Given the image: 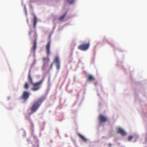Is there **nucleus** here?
<instances>
[{
  "label": "nucleus",
  "instance_id": "dca6fc26",
  "mask_svg": "<svg viewBox=\"0 0 147 147\" xmlns=\"http://www.w3.org/2000/svg\"><path fill=\"white\" fill-rule=\"evenodd\" d=\"M24 87L25 89H27L28 88L29 84L28 82H26L25 83L24 85Z\"/></svg>",
  "mask_w": 147,
  "mask_h": 147
},
{
  "label": "nucleus",
  "instance_id": "4468645a",
  "mask_svg": "<svg viewBox=\"0 0 147 147\" xmlns=\"http://www.w3.org/2000/svg\"><path fill=\"white\" fill-rule=\"evenodd\" d=\"M94 79L93 77L91 75H89L88 76V80L89 81H93L94 80Z\"/></svg>",
  "mask_w": 147,
  "mask_h": 147
},
{
  "label": "nucleus",
  "instance_id": "f257e3e1",
  "mask_svg": "<svg viewBox=\"0 0 147 147\" xmlns=\"http://www.w3.org/2000/svg\"><path fill=\"white\" fill-rule=\"evenodd\" d=\"M30 72V71L28 76V80L30 83L33 86V87L32 88V90L33 91H35L39 90L41 88L40 85L42 84L43 80H42L39 82L34 83L31 76Z\"/></svg>",
  "mask_w": 147,
  "mask_h": 147
},
{
  "label": "nucleus",
  "instance_id": "aec40b11",
  "mask_svg": "<svg viewBox=\"0 0 147 147\" xmlns=\"http://www.w3.org/2000/svg\"><path fill=\"white\" fill-rule=\"evenodd\" d=\"M53 65V63H51V65H50V69H51L52 68Z\"/></svg>",
  "mask_w": 147,
  "mask_h": 147
},
{
  "label": "nucleus",
  "instance_id": "423d86ee",
  "mask_svg": "<svg viewBox=\"0 0 147 147\" xmlns=\"http://www.w3.org/2000/svg\"><path fill=\"white\" fill-rule=\"evenodd\" d=\"M54 63H55L57 69L59 70L60 68V61L58 57H55L53 61Z\"/></svg>",
  "mask_w": 147,
  "mask_h": 147
},
{
  "label": "nucleus",
  "instance_id": "f8f14e48",
  "mask_svg": "<svg viewBox=\"0 0 147 147\" xmlns=\"http://www.w3.org/2000/svg\"><path fill=\"white\" fill-rule=\"evenodd\" d=\"M79 137L84 141L86 142L87 140L82 135L80 134H78Z\"/></svg>",
  "mask_w": 147,
  "mask_h": 147
},
{
  "label": "nucleus",
  "instance_id": "412c9836",
  "mask_svg": "<svg viewBox=\"0 0 147 147\" xmlns=\"http://www.w3.org/2000/svg\"><path fill=\"white\" fill-rule=\"evenodd\" d=\"M31 33H32V32L31 31H30L29 32V35L30 36L31 35Z\"/></svg>",
  "mask_w": 147,
  "mask_h": 147
},
{
  "label": "nucleus",
  "instance_id": "5701e85b",
  "mask_svg": "<svg viewBox=\"0 0 147 147\" xmlns=\"http://www.w3.org/2000/svg\"><path fill=\"white\" fill-rule=\"evenodd\" d=\"M27 22H28V20H27Z\"/></svg>",
  "mask_w": 147,
  "mask_h": 147
},
{
  "label": "nucleus",
  "instance_id": "1a4fd4ad",
  "mask_svg": "<svg viewBox=\"0 0 147 147\" xmlns=\"http://www.w3.org/2000/svg\"><path fill=\"white\" fill-rule=\"evenodd\" d=\"M51 42L49 41L46 46V49L47 53L48 55H49L50 54V45Z\"/></svg>",
  "mask_w": 147,
  "mask_h": 147
},
{
  "label": "nucleus",
  "instance_id": "9d476101",
  "mask_svg": "<svg viewBox=\"0 0 147 147\" xmlns=\"http://www.w3.org/2000/svg\"><path fill=\"white\" fill-rule=\"evenodd\" d=\"M34 19H33V28L35 29L36 25L37 23V19L36 15L34 14H33Z\"/></svg>",
  "mask_w": 147,
  "mask_h": 147
},
{
  "label": "nucleus",
  "instance_id": "2eb2a0df",
  "mask_svg": "<svg viewBox=\"0 0 147 147\" xmlns=\"http://www.w3.org/2000/svg\"><path fill=\"white\" fill-rule=\"evenodd\" d=\"M33 147H38V141H36L35 142L33 143Z\"/></svg>",
  "mask_w": 147,
  "mask_h": 147
},
{
  "label": "nucleus",
  "instance_id": "7ed1b4c3",
  "mask_svg": "<svg viewBox=\"0 0 147 147\" xmlns=\"http://www.w3.org/2000/svg\"><path fill=\"white\" fill-rule=\"evenodd\" d=\"M90 45L89 42L82 44L79 46L78 48L79 50L82 51H86L88 49L90 46Z\"/></svg>",
  "mask_w": 147,
  "mask_h": 147
},
{
  "label": "nucleus",
  "instance_id": "f03ea898",
  "mask_svg": "<svg viewBox=\"0 0 147 147\" xmlns=\"http://www.w3.org/2000/svg\"><path fill=\"white\" fill-rule=\"evenodd\" d=\"M44 100L43 98H40L33 103L30 108L32 113L35 112L38 109Z\"/></svg>",
  "mask_w": 147,
  "mask_h": 147
},
{
  "label": "nucleus",
  "instance_id": "20e7f679",
  "mask_svg": "<svg viewBox=\"0 0 147 147\" xmlns=\"http://www.w3.org/2000/svg\"><path fill=\"white\" fill-rule=\"evenodd\" d=\"M42 59L44 61V63L42 69H45L46 67L48 66V63L49 61V59L48 57L47 58L43 57Z\"/></svg>",
  "mask_w": 147,
  "mask_h": 147
},
{
  "label": "nucleus",
  "instance_id": "f3484780",
  "mask_svg": "<svg viewBox=\"0 0 147 147\" xmlns=\"http://www.w3.org/2000/svg\"><path fill=\"white\" fill-rule=\"evenodd\" d=\"M67 1L70 4H72L74 2V0H67Z\"/></svg>",
  "mask_w": 147,
  "mask_h": 147
},
{
  "label": "nucleus",
  "instance_id": "9b49d317",
  "mask_svg": "<svg viewBox=\"0 0 147 147\" xmlns=\"http://www.w3.org/2000/svg\"><path fill=\"white\" fill-rule=\"evenodd\" d=\"M67 15V13H64L63 15L61 16H60V17L59 18V20L60 21H62L64 20L66 16Z\"/></svg>",
  "mask_w": 147,
  "mask_h": 147
},
{
  "label": "nucleus",
  "instance_id": "39448f33",
  "mask_svg": "<svg viewBox=\"0 0 147 147\" xmlns=\"http://www.w3.org/2000/svg\"><path fill=\"white\" fill-rule=\"evenodd\" d=\"M98 118L100 123L105 122L108 120L107 117L104 116L102 115H100L99 116Z\"/></svg>",
  "mask_w": 147,
  "mask_h": 147
},
{
  "label": "nucleus",
  "instance_id": "b1692460",
  "mask_svg": "<svg viewBox=\"0 0 147 147\" xmlns=\"http://www.w3.org/2000/svg\"><path fill=\"white\" fill-rule=\"evenodd\" d=\"M35 35H36V33H35Z\"/></svg>",
  "mask_w": 147,
  "mask_h": 147
},
{
  "label": "nucleus",
  "instance_id": "ddd939ff",
  "mask_svg": "<svg viewBox=\"0 0 147 147\" xmlns=\"http://www.w3.org/2000/svg\"><path fill=\"white\" fill-rule=\"evenodd\" d=\"M36 47V40H35L33 42V50L34 52H35Z\"/></svg>",
  "mask_w": 147,
  "mask_h": 147
},
{
  "label": "nucleus",
  "instance_id": "4be33fe9",
  "mask_svg": "<svg viewBox=\"0 0 147 147\" xmlns=\"http://www.w3.org/2000/svg\"><path fill=\"white\" fill-rule=\"evenodd\" d=\"M27 140H28V141H29V139H28Z\"/></svg>",
  "mask_w": 147,
  "mask_h": 147
},
{
  "label": "nucleus",
  "instance_id": "6ab92c4d",
  "mask_svg": "<svg viewBox=\"0 0 147 147\" xmlns=\"http://www.w3.org/2000/svg\"><path fill=\"white\" fill-rule=\"evenodd\" d=\"M53 65V63H51V65H50V69H51L52 68Z\"/></svg>",
  "mask_w": 147,
  "mask_h": 147
},
{
  "label": "nucleus",
  "instance_id": "0eeeda50",
  "mask_svg": "<svg viewBox=\"0 0 147 147\" xmlns=\"http://www.w3.org/2000/svg\"><path fill=\"white\" fill-rule=\"evenodd\" d=\"M30 94L28 92L24 91L22 96V98L24 100H26L29 97Z\"/></svg>",
  "mask_w": 147,
  "mask_h": 147
},
{
  "label": "nucleus",
  "instance_id": "a211bd4d",
  "mask_svg": "<svg viewBox=\"0 0 147 147\" xmlns=\"http://www.w3.org/2000/svg\"><path fill=\"white\" fill-rule=\"evenodd\" d=\"M133 137L134 136H130L128 138V140L129 141H131V140L133 138Z\"/></svg>",
  "mask_w": 147,
  "mask_h": 147
},
{
  "label": "nucleus",
  "instance_id": "6e6552de",
  "mask_svg": "<svg viewBox=\"0 0 147 147\" xmlns=\"http://www.w3.org/2000/svg\"><path fill=\"white\" fill-rule=\"evenodd\" d=\"M117 133L118 134H121L123 136H125L126 135V133L125 131L121 128H118V130H117Z\"/></svg>",
  "mask_w": 147,
  "mask_h": 147
}]
</instances>
